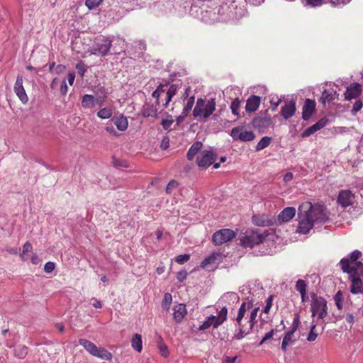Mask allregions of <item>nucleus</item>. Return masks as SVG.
<instances>
[{
	"label": "nucleus",
	"instance_id": "f257e3e1",
	"mask_svg": "<svg viewBox=\"0 0 363 363\" xmlns=\"http://www.w3.org/2000/svg\"><path fill=\"white\" fill-rule=\"evenodd\" d=\"M362 252L355 250L347 257L340 259L339 266L344 273L348 274V279L351 282L350 291L353 294L363 293V263L358 259Z\"/></svg>",
	"mask_w": 363,
	"mask_h": 363
},
{
	"label": "nucleus",
	"instance_id": "f03ea898",
	"mask_svg": "<svg viewBox=\"0 0 363 363\" xmlns=\"http://www.w3.org/2000/svg\"><path fill=\"white\" fill-rule=\"evenodd\" d=\"M298 226L297 232L301 234L308 233L315 224H322L328 220L325 208L320 205H312L307 202L298 208Z\"/></svg>",
	"mask_w": 363,
	"mask_h": 363
},
{
	"label": "nucleus",
	"instance_id": "7ed1b4c3",
	"mask_svg": "<svg viewBox=\"0 0 363 363\" xmlns=\"http://www.w3.org/2000/svg\"><path fill=\"white\" fill-rule=\"evenodd\" d=\"M241 292L243 295L247 296L245 301L242 303L241 306L244 304H246V306L248 305L247 309L246 308V311L244 315V323L248 325L247 320H250V313H252L255 308L257 309L256 312V317L257 316V313L259 311V306H254L253 303L257 298H259L263 296V288L259 283L256 281L251 282L247 286H242Z\"/></svg>",
	"mask_w": 363,
	"mask_h": 363
},
{
	"label": "nucleus",
	"instance_id": "20e7f679",
	"mask_svg": "<svg viewBox=\"0 0 363 363\" xmlns=\"http://www.w3.org/2000/svg\"><path fill=\"white\" fill-rule=\"evenodd\" d=\"M248 305L244 304L240 306L237 317L235 318L237 325L238 326V333L235 334L233 336V339L235 340H241L244 338L247 335L250 334L251 330H252L255 323H256V312L257 311V308L254 309L250 315V320H247L248 325L244 323V315L246 311V308L247 309Z\"/></svg>",
	"mask_w": 363,
	"mask_h": 363
},
{
	"label": "nucleus",
	"instance_id": "39448f33",
	"mask_svg": "<svg viewBox=\"0 0 363 363\" xmlns=\"http://www.w3.org/2000/svg\"><path fill=\"white\" fill-rule=\"evenodd\" d=\"M216 106L215 99H206L199 98L193 110V116L195 118L199 117L207 119L215 111Z\"/></svg>",
	"mask_w": 363,
	"mask_h": 363
},
{
	"label": "nucleus",
	"instance_id": "423d86ee",
	"mask_svg": "<svg viewBox=\"0 0 363 363\" xmlns=\"http://www.w3.org/2000/svg\"><path fill=\"white\" fill-rule=\"evenodd\" d=\"M227 315V307L225 306H222L216 315H211L206 318V320L199 327V330H205L211 326L213 328H217L225 321Z\"/></svg>",
	"mask_w": 363,
	"mask_h": 363
},
{
	"label": "nucleus",
	"instance_id": "0eeeda50",
	"mask_svg": "<svg viewBox=\"0 0 363 363\" xmlns=\"http://www.w3.org/2000/svg\"><path fill=\"white\" fill-rule=\"evenodd\" d=\"M111 46L112 40L110 38L100 36L96 39L91 47V54L103 57L106 56Z\"/></svg>",
	"mask_w": 363,
	"mask_h": 363
},
{
	"label": "nucleus",
	"instance_id": "6e6552de",
	"mask_svg": "<svg viewBox=\"0 0 363 363\" xmlns=\"http://www.w3.org/2000/svg\"><path fill=\"white\" fill-rule=\"evenodd\" d=\"M312 316L318 315V318L323 319L328 315V306L325 299L320 296L313 294L311 301Z\"/></svg>",
	"mask_w": 363,
	"mask_h": 363
},
{
	"label": "nucleus",
	"instance_id": "1a4fd4ad",
	"mask_svg": "<svg viewBox=\"0 0 363 363\" xmlns=\"http://www.w3.org/2000/svg\"><path fill=\"white\" fill-rule=\"evenodd\" d=\"M264 240L263 235L257 231H246L240 240L241 245L245 247H253L262 243Z\"/></svg>",
	"mask_w": 363,
	"mask_h": 363
},
{
	"label": "nucleus",
	"instance_id": "9d476101",
	"mask_svg": "<svg viewBox=\"0 0 363 363\" xmlns=\"http://www.w3.org/2000/svg\"><path fill=\"white\" fill-rule=\"evenodd\" d=\"M230 136L234 140L242 142L252 141L255 137L252 131L246 130L243 126L233 128L230 131Z\"/></svg>",
	"mask_w": 363,
	"mask_h": 363
},
{
	"label": "nucleus",
	"instance_id": "9b49d317",
	"mask_svg": "<svg viewBox=\"0 0 363 363\" xmlns=\"http://www.w3.org/2000/svg\"><path fill=\"white\" fill-rule=\"evenodd\" d=\"M235 236L233 230L224 228L216 231L212 236V242L216 245H220L230 241Z\"/></svg>",
	"mask_w": 363,
	"mask_h": 363
},
{
	"label": "nucleus",
	"instance_id": "f8f14e48",
	"mask_svg": "<svg viewBox=\"0 0 363 363\" xmlns=\"http://www.w3.org/2000/svg\"><path fill=\"white\" fill-rule=\"evenodd\" d=\"M216 160V155L211 150H203L196 158L197 165L200 168H207L211 165Z\"/></svg>",
	"mask_w": 363,
	"mask_h": 363
},
{
	"label": "nucleus",
	"instance_id": "ddd939ff",
	"mask_svg": "<svg viewBox=\"0 0 363 363\" xmlns=\"http://www.w3.org/2000/svg\"><path fill=\"white\" fill-rule=\"evenodd\" d=\"M23 77L18 74L16 77V81L14 85V92L18 97L19 100L23 104H26L28 101V97L26 93L25 89L23 86Z\"/></svg>",
	"mask_w": 363,
	"mask_h": 363
},
{
	"label": "nucleus",
	"instance_id": "4468645a",
	"mask_svg": "<svg viewBox=\"0 0 363 363\" xmlns=\"http://www.w3.org/2000/svg\"><path fill=\"white\" fill-rule=\"evenodd\" d=\"M223 258V256L220 252H213L210 256L205 258V259L201 262V267L203 269H211V267L220 263Z\"/></svg>",
	"mask_w": 363,
	"mask_h": 363
},
{
	"label": "nucleus",
	"instance_id": "2eb2a0df",
	"mask_svg": "<svg viewBox=\"0 0 363 363\" xmlns=\"http://www.w3.org/2000/svg\"><path fill=\"white\" fill-rule=\"evenodd\" d=\"M252 123L259 132H264L272 125V121L269 116H257L253 118Z\"/></svg>",
	"mask_w": 363,
	"mask_h": 363
},
{
	"label": "nucleus",
	"instance_id": "dca6fc26",
	"mask_svg": "<svg viewBox=\"0 0 363 363\" xmlns=\"http://www.w3.org/2000/svg\"><path fill=\"white\" fill-rule=\"evenodd\" d=\"M354 194L350 190H342L339 193L337 197L338 203L343 208L352 205L354 202Z\"/></svg>",
	"mask_w": 363,
	"mask_h": 363
},
{
	"label": "nucleus",
	"instance_id": "f3484780",
	"mask_svg": "<svg viewBox=\"0 0 363 363\" xmlns=\"http://www.w3.org/2000/svg\"><path fill=\"white\" fill-rule=\"evenodd\" d=\"M306 4L312 7L321 6L323 4L330 3L333 6H343L350 0H304Z\"/></svg>",
	"mask_w": 363,
	"mask_h": 363
},
{
	"label": "nucleus",
	"instance_id": "a211bd4d",
	"mask_svg": "<svg viewBox=\"0 0 363 363\" xmlns=\"http://www.w3.org/2000/svg\"><path fill=\"white\" fill-rule=\"evenodd\" d=\"M362 92V86L359 83H352L347 87L344 93L346 100H351L359 96Z\"/></svg>",
	"mask_w": 363,
	"mask_h": 363
},
{
	"label": "nucleus",
	"instance_id": "6ab92c4d",
	"mask_svg": "<svg viewBox=\"0 0 363 363\" xmlns=\"http://www.w3.org/2000/svg\"><path fill=\"white\" fill-rule=\"evenodd\" d=\"M315 108V102L314 100L307 99L303 106L302 118L308 121L312 116Z\"/></svg>",
	"mask_w": 363,
	"mask_h": 363
},
{
	"label": "nucleus",
	"instance_id": "aec40b11",
	"mask_svg": "<svg viewBox=\"0 0 363 363\" xmlns=\"http://www.w3.org/2000/svg\"><path fill=\"white\" fill-rule=\"evenodd\" d=\"M99 103V99L91 94H84L82 98V106L84 109H92Z\"/></svg>",
	"mask_w": 363,
	"mask_h": 363
},
{
	"label": "nucleus",
	"instance_id": "412c9836",
	"mask_svg": "<svg viewBox=\"0 0 363 363\" xmlns=\"http://www.w3.org/2000/svg\"><path fill=\"white\" fill-rule=\"evenodd\" d=\"M296 215V208L294 207L285 208L278 216L280 223H286L291 220Z\"/></svg>",
	"mask_w": 363,
	"mask_h": 363
},
{
	"label": "nucleus",
	"instance_id": "4be33fe9",
	"mask_svg": "<svg viewBox=\"0 0 363 363\" xmlns=\"http://www.w3.org/2000/svg\"><path fill=\"white\" fill-rule=\"evenodd\" d=\"M173 317L174 320L177 323H180L186 315L187 311L186 308V305L183 303H179L174 306L173 308Z\"/></svg>",
	"mask_w": 363,
	"mask_h": 363
},
{
	"label": "nucleus",
	"instance_id": "5701e85b",
	"mask_svg": "<svg viewBox=\"0 0 363 363\" xmlns=\"http://www.w3.org/2000/svg\"><path fill=\"white\" fill-rule=\"evenodd\" d=\"M296 111V103L294 101H290L286 103L282 108L281 114L285 119L291 118Z\"/></svg>",
	"mask_w": 363,
	"mask_h": 363
},
{
	"label": "nucleus",
	"instance_id": "b1692460",
	"mask_svg": "<svg viewBox=\"0 0 363 363\" xmlns=\"http://www.w3.org/2000/svg\"><path fill=\"white\" fill-rule=\"evenodd\" d=\"M260 104V97L252 95L247 100L245 110L247 112H255L257 110Z\"/></svg>",
	"mask_w": 363,
	"mask_h": 363
},
{
	"label": "nucleus",
	"instance_id": "393cba45",
	"mask_svg": "<svg viewBox=\"0 0 363 363\" xmlns=\"http://www.w3.org/2000/svg\"><path fill=\"white\" fill-rule=\"evenodd\" d=\"M203 146L202 143L201 142H195L189 148L187 152L186 157L189 160L191 161L194 160V157L200 152L199 150L201 149Z\"/></svg>",
	"mask_w": 363,
	"mask_h": 363
},
{
	"label": "nucleus",
	"instance_id": "a878e982",
	"mask_svg": "<svg viewBox=\"0 0 363 363\" xmlns=\"http://www.w3.org/2000/svg\"><path fill=\"white\" fill-rule=\"evenodd\" d=\"M295 332L296 331L290 329L285 334L281 343V350L283 351H286L287 347L296 341V340H293L294 334Z\"/></svg>",
	"mask_w": 363,
	"mask_h": 363
},
{
	"label": "nucleus",
	"instance_id": "bb28decb",
	"mask_svg": "<svg viewBox=\"0 0 363 363\" xmlns=\"http://www.w3.org/2000/svg\"><path fill=\"white\" fill-rule=\"evenodd\" d=\"M92 355L104 360H111L112 359L111 353L103 347H96Z\"/></svg>",
	"mask_w": 363,
	"mask_h": 363
},
{
	"label": "nucleus",
	"instance_id": "cd10ccee",
	"mask_svg": "<svg viewBox=\"0 0 363 363\" xmlns=\"http://www.w3.org/2000/svg\"><path fill=\"white\" fill-rule=\"evenodd\" d=\"M112 121L119 130L123 131L127 129L128 125V119L123 115L113 118Z\"/></svg>",
	"mask_w": 363,
	"mask_h": 363
},
{
	"label": "nucleus",
	"instance_id": "c85d7f7f",
	"mask_svg": "<svg viewBox=\"0 0 363 363\" xmlns=\"http://www.w3.org/2000/svg\"><path fill=\"white\" fill-rule=\"evenodd\" d=\"M132 347L138 352L143 349L142 336L140 334H135L131 339Z\"/></svg>",
	"mask_w": 363,
	"mask_h": 363
},
{
	"label": "nucleus",
	"instance_id": "c756f323",
	"mask_svg": "<svg viewBox=\"0 0 363 363\" xmlns=\"http://www.w3.org/2000/svg\"><path fill=\"white\" fill-rule=\"evenodd\" d=\"M239 301V297L238 294L235 292H228L225 294H223L220 299V303L222 302H232L233 303L238 302Z\"/></svg>",
	"mask_w": 363,
	"mask_h": 363
},
{
	"label": "nucleus",
	"instance_id": "7c9ffc66",
	"mask_svg": "<svg viewBox=\"0 0 363 363\" xmlns=\"http://www.w3.org/2000/svg\"><path fill=\"white\" fill-rule=\"evenodd\" d=\"M336 94V91L333 89H325L320 97V101L322 104H325L327 102H330L333 99V95Z\"/></svg>",
	"mask_w": 363,
	"mask_h": 363
},
{
	"label": "nucleus",
	"instance_id": "2f4dec72",
	"mask_svg": "<svg viewBox=\"0 0 363 363\" xmlns=\"http://www.w3.org/2000/svg\"><path fill=\"white\" fill-rule=\"evenodd\" d=\"M79 343L80 345L83 346L84 348L91 354H93L94 352L96 350V346L89 340L86 339H80L79 340Z\"/></svg>",
	"mask_w": 363,
	"mask_h": 363
},
{
	"label": "nucleus",
	"instance_id": "473e14b6",
	"mask_svg": "<svg viewBox=\"0 0 363 363\" xmlns=\"http://www.w3.org/2000/svg\"><path fill=\"white\" fill-rule=\"evenodd\" d=\"M33 251L32 245L29 242H26L23 246V252L20 254V257L23 261H26L29 258V253Z\"/></svg>",
	"mask_w": 363,
	"mask_h": 363
},
{
	"label": "nucleus",
	"instance_id": "72a5a7b5",
	"mask_svg": "<svg viewBox=\"0 0 363 363\" xmlns=\"http://www.w3.org/2000/svg\"><path fill=\"white\" fill-rule=\"evenodd\" d=\"M143 115L144 117H154L157 116V109L153 105H148L143 110Z\"/></svg>",
	"mask_w": 363,
	"mask_h": 363
},
{
	"label": "nucleus",
	"instance_id": "f704fd0d",
	"mask_svg": "<svg viewBox=\"0 0 363 363\" xmlns=\"http://www.w3.org/2000/svg\"><path fill=\"white\" fill-rule=\"evenodd\" d=\"M113 111L109 107L101 108L97 112V116L101 119H108L112 116Z\"/></svg>",
	"mask_w": 363,
	"mask_h": 363
},
{
	"label": "nucleus",
	"instance_id": "c9c22d12",
	"mask_svg": "<svg viewBox=\"0 0 363 363\" xmlns=\"http://www.w3.org/2000/svg\"><path fill=\"white\" fill-rule=\"evenodd\" d=\"M271 141H272V139L269 137L264 136V137L262 138V139L258 142V143L256 145V147H255L256 150L260 151V150L264 149L265 147H268Z\"/></svg>",
	"mask_w": 363,
	"mask_h": 363
},
{
	"label": "nucleus",
	"instance_id": "e433bc0d",
	"mask_svg": "<svg viewBox=\"0 0 363 363\" xmlns=\"http://www.w3.org/2000/svg\"><path fill=\"white\" fill-rule=\"evenodd\" d=\"M164 86V85L160 84L152 94V96L156 99V103L157 105L160 104V98L165 92Z\"/></svg>",
	"mask_w": 363,
	"mask_h": 363
},
{
	"label": "nucleus",
	"instance_id": "4c0bfd02",
	"mask_svg": "<svg viewBox=\"0 0 363 363\" xmlns=\"http://www.w3.org/2000/svg\"><path fill=\"white\" fill-rule=\"evenodd\" d=\"M194 102H195V97L194 96H190L188 99L187 102L185 104V106L182 110V113H184V115L188 116L189 111L192 109Z\"/></svg>",
	"mask_w": 363,
	"mask_h": 363
},
{
	"label": "nucleus",
	"instance_id": "58836bf2",
	"mask_svg": "<svg viewBox=\"0 0 363 363\" xmlns=\"http://www.w3.org/2000/svg\"><path fill=\"white\" fill-rule=\"evenodd\" d=\"M328 119L326 118H322L318 122H316L314 125H311L314 130L317 132L320 129L323 128L328 123Z\"/></svg>",
	"mask_w": 363,
	"mask_h": 363
},
{
	"label": "nucleus",
	"instance_id": "ea45409f",
	"mask_svg": "<svg viewBox=\"0 0 363 363\" xmlns=\"http://www.w3.org/2000/svg\"><path fill=\"white\" fill-rule=\"evenodd\" d=\"M28 349L27 347L21 346V347H17L15 350V354L18 358L23 359L28 354Z\"/></svg>",
	"mask_w": 363,
	"mask_h": 363
},
{
	"label": "nucleus",
	"instance_id": "a19ab883",
	"mask_svg": "<svg viewBox=\"0 0 363 363\" xmlns=\"http://www.w3.org/2000/svg\"><path fill=\"white\" fill-rule=\"evenodd\" d=\"M240 106V101L238 99H235L232 101L231 105H230V108H231L232 113L235 116H239Z\"/></svg>",
	"mask_w": 363,
	"mask_h": 363
},
{
	"label": "nucleus",
	"instance_id": "79ce46f5",
	"mask_svg": "<svg viewBox=\"0 0 363 363\" xmlns=\"http://www.w3.org/2000/svg\"><path fill=\"white\" fill-rule=\"evenodd\" d=\"M295 287L296 291L301 294L306 291L307 284L304 280L298 279L296 281Z\"/></svg>",
	"mask_w": 363,
	"mask_h": 363
},
{
	"label": "nucleus",
	"instance_id": "37998d69",
	"mask_svg": "<svg viewBox=\"0 0 363 363\" xmlns=\"http://www.w3.org/2000/svg\"><path fill=\"white\" fill-rule=\"evenodd\" d=\"M316 325L312 324L311 326L310 332L307 337V340L309 342L315 341L318 337V333L315 332Z\"/></svg>",
	"mask_w": 363,
	"mask_h": 363
},
{
	"label": "nucleus",
	"instance_id": "c03bdc74",
	"mask_svg": "<svg viewBox=\"0 0 363 363\" xmlns=\"http://www.w3.org/2000/svg\"><path fill=\"white\" fill-rule=\"evenodd\" d=\"M167 117L168 118L163 119L161 122L162 128L166 130H171V126L174 122L171 115H168Z\"/></svg>",
	"mask_w": 363,
	"mask_h": 363
},
{
	"label": "nucleus",
	"instance_id": "a18cd8bd",
	"mask_svg": "<svg viewBox=\"0 0 363 363\" xmlns=\"http://www.w3.org/2000/svg\"><path fill=\"white\" fill-rule=\"evenodd\" d=\"M252 221L254 224L258 226H265L268 225L269 221L267 220H264L259 216H254L252 217Z\"/></svg>",
	"mask_w": 363,
	"mask_h": 363
},
{
	"label": "nucleus",
	"instance_id": "49530a36",
	"mask_svg": "<svg viewBox=\"0 0 363 363\" xmlns=\"http://www.w3.org/2000/svg\"><path fill=\"white\" fill-rule=\"evenodd\" d=\"M103 0H86L85 5L89 10L94 9L100 5Z\"/></svg>",
	"mask_w": 363,
	"mask_h": 363
},
{
	"label": "nucleus",
	"instance_id": "de8ad7c7",
	"mask_svg": "<svg viewBox=\"0 0 363 363\" xmlns=\"http://www.w3.org/2000/svg\"><path fill=\"white\" fill-rule=\"evenodd\" d=\"M189 259L190 255L189 254L180 255L175 257V262L179 264H182L189 261Z\"/></svg>",
	"mask_w": 363,
	"mask_h": 363
},
{
	"label": "nucleus",
	"instance_id": "09e8293b",
	"mask_svg": "<svg viewBox=\"0 0 363 363\" xmlns=\"http://www.w3.org/2000/svg\"><path fill=\"white\" fill-rule=\"evenodd\" d=\"M76 69L79 73V74L82 77L84 75V73L87 70V66L83 62H80L76 65Z\"/></svg>",
	"mask_w": 363,
	"mask_h": 363
},
{
	"label": "nucleus",
	"instance_id": "8fccbe9b",
	"mask_svg": "<svg viewBox=\"0 0 363 363\" xmlns=\"http://www.w3.org/2000/svg\"><path fill=\"white\" fill-rule=\"evenodd\" d=\"M273 296H269L266 300V305L263 308V313H268L272 306Z\"/></svg>",
	"mask_w": 363,
	"mask_h": 363
},
{
	"label": "nucleus",
	"instance_id": "3c124183",
	"mask_svg": "<svg viewBox=\"0 0 363 363\" xmlns=\"http://www.w3.org/2000/svg\"><path fill=\"white\" fill-rule=\"evenodd\" d=\"M178 182L176 180H171L166 187V192L167 194H170L172 191V189H175L178 186Z\"/></svg>",
	"mask_w": 363,
	"mask_h": 363
},
{
	"label": "nucleus",
	"instance_id": "603ef678",
	"mask_svg": "<svg viewBox=\"0 0 363 363\" xmlns=\"http://www.w3.org/2000/svg\"><path fill=\"white\" fill-rule=\"evenodd\" d=\"M178 86L176 84H172L169 86L168 89L165 92L167 93L169 96H174L177 91Z\"/></svg>",
	"mask_w": 363,
	"mask_h": 363
},
{
	"label": "nucleus",
	"instance_id": "864d4df0",
	"mask_svg": "<svg viewBox=\"0 0 363 363\" xmlns=\"http://www.w3.org/2000/svg\"><path fill=\"white\" fill-rule=\"evenodd\" d=\"M55 268V264L52 262H47L44 266V270L47 273L52 272Z\"/></svg>",
	"mask_w": 363,
	"mask_h": 363
},
{
	"label": "nucleus",
	"instance_id": "5fc2aeb1",
	"mask_svg": "<svg viewBox=\"0 0 363 363\" xmlns=\"http://www.w3.org/2000/svg\"><path fill=\"white\" fill-rule=\"evenodd\" d=\"M172 303V295L169 293H166L164 296V306L167 308H169Z\"/></svg>",
	"mask_w": 363,
	"mask_h": 363
},
{
	"label": "nucleus",
	"instance_id": "6e6d98bb",
	"mask_svg": "<svg viewBox=\"0 0 363 363\" xmlns=\"http://www.w3.org/2000/svg\"><path fill=\"white\" fill-rule=\"evenodd\" d=\"M315 131L314 130V129L313 128L312 126H310L308 128H307L302 133H301V137L302 138H307V137H309L310 135H311L312 134L315 133Z\"/></svg>",
	"mask_w": 363,
	"mask_h": 363
},
{
	"label": "nucleus",
	"instance_id": "4d7b16f0",
	"mask_svg": "<svg viewBox=\"0 0 363 363\" xmlns=\"http://www.w3.org/2000/svg\"><path fill=\"white\" fill-rule=\"evenodd\" d=\"M270 103L272 105V110L275 111L277 108V107L279 106V104L281 103V99H278L277 97L275 99V98L273 96L270 99Z\"/></svg>",
	"mask_w": 363,
	"mask_h": 363
},
{
	"label": "nucleus",
	"instance_id": "13d9d810",
	"mask_svg": "<svg viewBox=\"0 0 363 363\" xmlns=\"http://www.w3.org/2000/svg\"><path fill=\"white\" fill-rule=\"evenodd\" d=\"M274 331H275L274 330H271L270 331L267 333L265 334V335L264 336V337L262 338V340H261V342H259V345H262L267 340H270L273 337V335L274 334Z\"/></svg>",
	"mask_w": 363,
	"mask_h": 363
},
{
	"label": "nucleus",
	"instance_id": "bf43d9fd",
	"mask_svg": "<svg viewBox=\"0 0 363 363\" xmlns=\"http://www.w3.org/2000/svg\"><path fill=\"white\" fill-rule=\"evenodd\" d=\"M299 323H300V322H299V317H298V315H296L294 318V320H293V323H292V325H291V330L296 331V330L298 328Z\"/></svg>",
	"mask_w": 363,
	"mask_h": 363
},
{
	"label": "nucleus",
	"instance_id": "052dcab7",
	"mask_svg": "<svg viewBox=\"0 0 363 363\" xmlns=\"http://www.w3.org/2000/svg\"><path fill=\"white\" fill-rule=\"evenodd\" d=\"M68 87L65 80H63L60 86V91L62 95H65L67 93Z\"/></svg>",
	"mask_w": 363,
	"mask_h": 363
},
{
	"label": "nucleus",
	"instance_id": "680f3d73",
	"mask_svg": "<svg viewBox=\"0 0 363 363\" xmlns=\"http://www.w3.org/2000/svg\"><path fill=\"white\" fill-rule=\"evenodd\" d=\"M362 107V102L361 101H357L353 105L352 111L354 112H358L359 111L361 110Z\"/></svg>",
	"mask_w": 363,
	"mask_h": 363
},
{
	"label": "nucleus",
	"instance_id": "e2e57ef3",
	"mask_svg": "<svg viewBox=\"0 0 363 363\" xmlns=\"http://www.w3.org/2000/svg\"><path fill=\"white\" fill-rule=\"evenodd\" d=\"M91 301L93 302L91 304L94 308H102V303L100 301L97 300L96 298H92L91 299Z\"/></svg>",
	"mask_w": 363,
	"mask_h": 363
},
{
	"label": "nucleus",
	"instance_id": "0e129e2a",
	"mask_svg": "<svg viewBox=\"0 0 363 363\" xmlns=\"http://www.w3.org/2000/svg\"><path fill=\"white\" fill-rule=\"evenodd\" d=\"M160 350L161 352V354L163 357H167L169 354L167 347L165 345H162L160 346Z\"/></svg>",
	"mask_w": 363,
	"mask_h": 363
},
{
	"label": "nucleus",
	"instance_id": "69168bd1",
	"mask_svg": "<svg viewBox=\"0 0 363 363\" xmlns=\"http://www.w3.org/2000/svg\"><path fill=\"white\" fill-rule=\"evenodd\" d=\"M345 320L351 325H352L355 321L354 317L352 313H347L345 315Z\"/></svg>",
	"mask_w": 363,
	"mask_h": 363
},
{
	"label": "nucleus",
	"instance_id": "338daca9",
	"mask_svg": "<svg viewBox=\"0 0 363 363\" xmlns=\"http://www.w3.org/2000/svg\"><path fill=\"white\" fill-rule=\"evenodd\" d=\"M169 140L168 138H164L162 141V143H161V147L162 149L163 150H166L169 147Z\"/></svg>",
	"mask_w": 363,
	"mask_h": 363
},
{
	"label": "nucleus",
	"instance_id": "774afa93",
	"mask_svg": "<svg viewBox=\"0 0 363 363\" xmlns=\"http://www.w3.org/2000/svg\"><path fill=\"white\" fill-rule=\"evenodd\" d=\"M236 359H237V357H225L224 358L223 362V363H235Z\"/></svg>",
	"mask_w": 363,
	"mask_h": 363
}]
</instances>
